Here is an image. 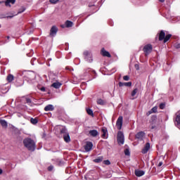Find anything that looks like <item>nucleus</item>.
<instances>
[{"label": "nucleus", "mask_w": 180, "mask_h": 180, "mask_svg": "<svg viewBox=\"0 0 180 180\" xmlns=\"http://www.w3.org/2000/svg\"><path fill=\"white\" fill-rule=\"evenodd\" d=\"M60 27H62V29H64L65 27H65V25H60Z\"/></svg>", "instance_id": "47"}, {"label": "nucleus", "mask_w": 180, "mask_h": 180, "mask_svg": "<svg viewBox=\"0 0 180 180\" xmlns=\"http://www.w3.org/2000/svg\"><path fill=\"white\" fill-rule=\"evenodd\" d=\"M103 162L105 165H110V161L109 160H104Z\"/></svg>", "instance_id": "35"}, {"label": "nucleus", "mask_w": 180, "mask_h": 180, "mask_svg": "<svg viewBox=\"0 0 180 180\" xmlns=\"http://www.w3.org/2000/svg\"><path fill=\"white\" fill-rule=\"evenodd\" d=\"M97 103L98 105H101L103 106V105H106V101L104 100H102L101 98L97 99Z\"/></svg>", "instance_id": "26"}, {"label": "nucleus", "mask_w": 180, "mask_h": 180, "mask_svg": "<svg viewBox=\"0 0 180 180\" xmlns=\"http://www.w3.org/2000/svg\"><path fill=\"white\" fill-rule=\"evenodd\" d=\"M60 0H49V2H51V4H53V5L57 4Z\"/></svg>", "instance_id": "38"}, {"label": "nucleus", "mask_w": 180, "mask_h": 180, "mask_svg": "<svg viewBox=\"0 0 180 180\" xmlns=\"http://www.w3.org/2000/svg\"><path fill=\"white\" fill-rule=\"evenodd\" d=\"M0 124L2 126V127H4V129H6V127H8V122L5 120H1Z\"/></svg>", "instance_id": "23"}, {"label": "nucleus", "mask_w": 180, "mask_h": 180, "mask_svg": "<svg viewBox=\"0 0 180 180\" xmlns=\"http://www.w3.org/2000/svg\"><path fill=\"white\" fill-rule=\"evenodd\" d=\"M1 4H4V1H0V5Z\"/></svg>", "instance_id": "51"}, {"label": "nucleus", "mask_w": 180, "mask_h": 180, "mask_svg": "<svg viewBox=\"0 0 180 180\" xmlns=\"http://www.w3.org/2000/svg\"><path fill=\"white\" fill-rule=\"evenodd\" d=\"M65 23V27H72V26H74V22H72V21L66 20Z\"/></svg>", "instance_id": "24"}, {"label": "nucleus", "mask_w": 180, "mask_h": 180, "mask_svg": "<svg viewBox=\"0 0 180 180\" xmlns=\"http://www.w3.org/2000/svg\"><path fill=\"white\" fill-rule=\"evenodd\" d=\"M159 107H160V109H164L165 108V104L162 103L160 104Z\"/></svg>", "instance_id": "39"}, {"label": "nucleus", "mask_w": 180, "mask_h": 180, "mask_svg": "<svg viewBox=\"0 0 180 180\" xmlns=\"http://www.w3.org/2000/svg\"><path fill=\"white\" fill-rule=\"evenodd\" d=\"M65 70H68V71H74L73 68H70V67H66Z\"/></svg>", "instance_id": "42"}, {"label": "nucleus", "mask_w": 180, "mask_h": 180, "mask_svg": "<svg viewBox=\"0 0 180 180\" xmlns=\"http://www.w3.org/2000/svg\"><path fill=\"white\" fill-rule=\"evenodd\" d=\"M26 103L29 105V106H32L33 105V102H32V99H33V97L32 96H27L25 97Z\"/></svg>", "instance_id": "14"}, {"label": "nucleus", "mask_w": 180, "mask_h": 180, "mask_svg": "<svg viewBox=\"0 0 180 180\" xmlns=\"http://www.w3.org/2000/svg\"><path fill=\"white\" fill-rule=\"evenodd\" d=\"M7 39H8V40H9V39H10V37H9V36H8V37H7Z\"/></svg>", "instance_id": "52"}, {"label": "nucleus", "mask_w": 180, "mask_h": 180, "mask_svg": "<svg viewBox=\"0 0 180 180\" xmlns=\"http://www.w3.org/2000/svg\"><path fill=\"white\" fill-rule=\"evenodd\" d=\"M16 0H5L4 3L5 4V6L7 8H11L12 5H15Z\"/></svg>", "instance_id": "11"}, {"label": "nucleus", "mask_w": 180, "mask_h": 180, "mask_svg": "<svg viewBox=\"0 0 180 180\" xmlns=\"http://www.w3.org/2000/svg\"><path fill=\"white\" fill-rule=\"evenodd\" d=\"M124 154L125 155H130V150L129 149H125L124 150Z\"/></svg>", "instance_id": "37"}, {"label": "nucleus", "mask_w": 180, "mask_h": 180, "mask_svg": "<svg viewBox=\"0 0 180 180\" xmlns=\"http://www.w3.org/2000/svg\"><path fill=\"white\" fill-rule=\"evenodd\" d=\"M165 39V32L164 30L160 31L159 33V41H162Z\"/></svg>", "instance_id": "19"}, {"label": "nucleus", "mask_w": 180, "mask_h": 180, "mask_svg": "<svg viewBox=\"0 0 180 180\" xmlns=\"http://www.w3.org/2000/svg\"><path fill=\"white\" fill-rule=\"evenodd\" d=\"M17 116L18 117H22V114H20V113H17Z\"/></svg>", "instance_id": "46"}, {"label": "nucleus", "mask_w": 180, "mask_h": 180, "mask_svg": "<svg viewBox=\"0 0 180 180\" xmlns=\"http://www.w3.org/2000/svg\"><path fill=\"white\" fill-rule=\"evenodd\" d=\"M124 81H129L130 79V77L129 75H125L123 77Z\"/></svg>", "instance_id": "36"}, {"label": "nucleus", "mask_w": 180, "mask_h": 180, "mask_svg": "<svg viewBox=\"0 0 180 180\" xmlns=\"http://www.w3.org/2000/svg\"><path fill=\"white\" fill-rule=\"evenodd\" d=\"M116 126L118 130H122V126H123V117L120 116L117 120Z\"/></svg>", "instance_id": "7"}, {"label": "nucleus", "mask_w": 180, "mask_h": 180, "mask_svg": "<svg viewBox=\"0 0 180 180\" xmlns=\"http://www.w3.org/2000/svg\"><path fill=\"white\" fill-rule=\"evenodd\" d=\"M117 141L120 145L124 144V134L122 132V131H119L117 133Z\"/></svg>", "instance_id": "4"}, {"label": "nucleus", "mask_w": 180, "mask_h": 180, "mask_svg": "<svg viewBox=\"0 0 180 180\" xmlns=\"http://www.w3.org/2000/svg\"><path fill=\"white\" fill-rule=\"evenodd\" d=\"M86 112L90 116H94V111L91 109L87 108Z\"/></svg>", "instance_id": "33"}, {"label": "nucleus", "mask_w": 180, "mask_h": 180, "mask_svg": "<svg viewBox=\"0 0 180 180\" xmlns=\"http://www.w3.org/2000/svg\"><path fill=\"white\" fill-rule=\"evenodd\" d=\"M57 32H58V28L57 27V26L56 25L52 26L50 30L51 37H56V36H57Z\"/></svg>", "instance_id": "6"}, {"label": "nucleus", "mask_w": 180, "mask_h": 180, "mask_svg": "<svg viewBox=\"0 0 180 180\" xmlns=\"http://www.w3.org/2000/svg\"><path fill=\"white\" fill-rule=\"evenodd\" d=\"M144 174H146V172H144L143 170H136L135 171V175L136 176H143V175H144Z\"/></svg>", "instance_id": "21"}, {"label": "nucleus", "mask_w": 180, "mask_h": 180, "mask_svg": "<svg viewBox=\"0 0 180 180\" xmlns=\"http://www.w3.org/2000/svg\"><path fill=\"white\" fill-rule=\"evenodd\" d=\"M33 33V30H30L29 32H27V34H32Z\"/></svg>", "instance_id": "44"}, {"label": "nucleus", "mask_w": 180, "mask_h": 180, "mask_svg": "<svg viewBox=\"0 0 180 180\" xmlns=\"http://www.w3.org/2000/svg\"><path fill=\"white\" fill-rule=\"evenodd\" d=\"M151 113H157V107H156V106L153 107V108L148 112V113L147 114L148 116L149 115H151Z\"/></svg>", "instance_id": "29"}, {"label": "nucleus", "mask_w": 180, "mask_h": 180, "mask_svg": "<svg viewBox=\"0 0 180 180\" xmlns=\"http://www.w3.org/2000/svg\"><path fill=\"white\" fill-rule=\"evenodd\" d=\"M89 6H91V5H89Z\"/></svg>", "instance_id": "53"}, {"label": "nucleus", "mask_w": 180, "mask_h": 180, "mask_svg": "<svg viewBox=\"0 0 180 180\" xmlns=\"http://www.w3.org/2000/svg\"><path fill=\"white\" fill-rule=\"evenodd\" d=\"M94 147V143L91 141H87L86 145L84 146V150L86 153H89L91 150H92V148Z\"/></svg>", "instance_id": "9"}, {"label": "nucleus", "mask_w": 180, "mask_h": 180, "mask_svg": "<svg viewBox=\"0 0 180 180\" xmlns=\"http://www.w3.org/2000/svg\"><path fill=\"white\" fill-rule=\"evenodd\" d=\"M60 133L62 134H68V131L67 130V128L65 127H62L60 128Z\"/></svg>", "instance_id": "27"}, {"label": "nucleus", "mask_w": 180, "mask_h": 180, "mask_svg": "<svg viewBox=\"0 0 180 180\" xmlns=\"http://www.w3.org/2000/svg\"><path fill=\"white\" fill-rule=\"evenodd\" d=\"M53 169H54V166L50 165L48 167V171H53Z\"/></svg>", "instance_id": "40"}, {"label": "nucleus", "mask_w": 180, "mask_h": 180, "mask_svg": "<svg viewBox=\"0 0 180 180\" xmlns=\"http://www.w3.org/2000/svg\"><path fill=\"white\" fill-rule=\"evenodd\" d=\"M148 150H150V143L148 142L141 150L142 154H147V153H148Z\"/></svg>", "instance_id": "13"}, {"label": "nucleus", "mask_w": 180, "mask_h": 180, "mask_svg": "<svg viewBox=\"0 0 180 180\" xmlns=\"http://www.w3.org/2000/svg\"><path fill=\"white\" fill-rule=\"evenodd\" d=\"M63 139L65 143H70L71 141V138L70 137L69 134H66L63 135Z\"/></svg>", "instance_id": "22"}, {"label": "nucleus", "mask_w": 180, "mask_h": 180, "mask_svg": "<svg viewBox=\"0 0 180 180\" xmlns=\"http://www.w3.org/2000/svg\"><path fill=\"white\" fill-rule=\"evenodd\" d=\"M84 72L86 75H92V74H94V75H96V71L94 70V69L91 68H88L84 70Z\"/></svg>", "instance_id": "12"}, {"label": "nucleus", "mask_w": 180, "mask_h": 180, "mask_svg": "<svg viewBox=\"0 0 180 180\" xmlns=\"http://www.w3.org/2000/svg\"><path fill=\"white\" fill-rule=\"evenodd\" d=\"M131 86V82H119V86Z\"/></svg>", "instance_id": "20"}, {"label": "nucleus", "mask_w": 180, "mask_h": 180, "mask_svg": "<svg viewBox=\"0 0 180 180\" xmlns=\"http://www.w3.org/2000/svg\"><path fill=\"white\" fill-rule=\"evenodd\" d=\"M138 91L139 89H134L131 92V96H136V94H137Z\"/></svg>", "instance_id": "34"}, {"label": "nucleus", "mask_w": 180, "mask_h": 180, "mask_svg": "<svg viewBox=\"0 0 180 180\" xmlns=\"http://www.w3.org/2000/svg\"><path fill=\"white\" fill-rule=\"evenodd\" d=\"M101 56H103V57H108V58H110V57H112V55H110V53H109V51L105 50V48L101 49Z\"/></svg>", "instance_id": "10"}, {"label": "nucleus", "mask_w": 180, "mask_h": 180, "mask_svg": "<svg viewBox=\"0 0 180 180\" xmlns=\"http://www.w3.org/2000/svg\"><path fill=\"white\" fill-rule=\"evenodd\" d=\"M84 58L87 63H93L94 61V55H92V51H84L83 53Z\"/></svg>", "instance_id": "2"}, {"label": "nucleus", "mask_w": 180, "mask_h": 180, "mask_svg": "<svg viewBox=\"0 0 180 180\" xmlns=\"http://www.w3.org/2000/svg\"><path fill=\"white\" fill-rule=\"evenodd\" d=\"M89 134H90L91 137H96V136H99V132H98L96 129H93L89 131Z\"/></svg>", "instance_id": "16"}, {"label": "nucleus", "mask_w": 180, "mask_h": 180, "mask_svg": "<svg viewBox=\"0 0 180 180\" xmlns=\"http://www.w3.org/2000/svg\"><path fill=\"white\" fill-rule=\"evenodd\" d=\"M103 161V156H99L97 158L94 160V162L99 163Z\"/></svg>", "instance_id": "25"}, {"label": "nucleus", "mask_w": 180, "mask_h": 180, "mask_svg": "<svg viewBox=\"0 0 180 180\" xmlns=\"http://www.w3.org/2000/svg\"><path fill=\"white\" fill-rule=\"evenodd\" d=\"M143 51L146 57H148L151 53V51H153V46L151 44L145 45Z\"/></svg>", "instance_id": "3"}, {"label": "nucleus", "mask_w": 180, "mask_h": 180, "mask_svg": "<svg viewBox=\"0 0 180 180\" xmlns=\"http://www.w3.org/2000/svg\"><path fill=\"white\" fill-rule=\"evenodd\" d=\"M45 112H51L54 110V105L49 104L44 108Z\"/></svg>", "instance_id": "17"}, {"label": "nucleus", "mask_w": 180, "mask_h": 180, "mask_svg": "<svg viewBox=\"0 0 180 180\" xmlns=\"http://www.w3.org/2000/svg\"><path fill=\"white\" fill-rule=\"evenodd\" d=\"M103 139H108V129L106 128H102L101 129Z\"/></svg>", "instance_id": "18"}, {"label": "nucleus", "mask_w": 180, "mask_h": 180, "mask_svg": "<svg viewBox=\"0 0 180 180\" xmlns=\"http://www.w3.org/2000/svg\"><path fill=\"white\" fill-rule=\"evenodd\" d=\"M7 18H9L10 19H12V18H13V15H9V16H7Z\"/></svg>", "instance_id": "48"}, {"label": "nucleus", "mask_w": 180, "mask_h": 180, "mask_svg": "<svg viewBox=\"0 0 180 180\" xmlns=\"http://www.w3.org/2000/svg\"><path fill=\"white\" fill-rule=\"evenodd\" d=\"M162 162H160L158 165V167H162Z\"/></svg>", "instance_id": "45"}, {"label": "nucleus", "mask_w": 180, "mask_h": 180, "mask_svg": "<svg viewBox=\"0 0 180 180\" xmlns=\"http://www.w3.org/2000/svg\"><path fill=\"white\" fill-rule=\"evenodd\" d=\"M23 144L28 151L33 153L36 150V142L30 138H25L23 141Z\"/></svg>", "instance_id": "1"}, {"label": "nucleus", "mask_w": 180, "mask_h": 180, "mask_svg": "<svg viewBox=\"0 0 180 180\" xmlns=\"http://www.w3.org/2000/svg\"><path fill=\"white\" fill-rule=\"evenodd\" d=\"M159 2L163 3V2H165V0H159Z\"/></svg>", "instance_id": "49"}, {"label": "nucleus", "mask_w": 180, "mask_h": 180, "mask_svg": "<svg viewBox=\"0 0 180 180\" xmlns=\"http://www.w3.org/2000/svg\"><path fill=\"white\" fill-rule=\"evenodd\" d=\"M52 86L53 88H55L56 89H58V88H60V86H61V83H60V82H54L52 84Z\"/></svg>", "instance_id": "28"}, {"label": "nucleus", "mask_w": 180, "mask_h": 180, "mask_svg": "<svg viewBox=\"0 0 180 180\" xmlns=\"http://www.w3.org/2000/svg\"><path fill=\"white\" fill-rule=\"evenodd\" d=\"M40 91H41V92H46V87L43 86L40 89Z\"/></svg>", "instance_id": "43"}, {"label": "nucleus", "mask_w": 180, "mask_h": 180, "mask_svg": "<svg viewBox=\"0 0 180 180\" xmlns=\"http://www.w3.org/2000/svg\"><path fill=\"white\" fill-rule=\"evenodd\" d=\"M175 49H180V44L179 43H176L174 44Z\"/></svg>", "instance_id": "41"}, {"label": "nucleus", "mask_w": 180, "mask_h": 180, "mask_svg": "<svg viewBox=\"0 0 180 180\" xmlns=\"http://www.w3.org/2000/svg\"><path fill=\"white\" fill-rule=\"evenodd\" d=\"M171 36H172V35L169 34L166 35V37H165L164 43H167V41H168V40H169V39H171Z\"/></svg>", "instance_id": "32"}, {"label": "nucleus", "mask_w": 180, "mask_h": 180, "mask_svg": "<svg viewBox=\"0 0 180 180\" xmlns=\"http://www.w3.org/2000/svg\"><path fill=\"white\" fill-rule=\"evenodd\" d=\"M3 171H2V169H0V175L1 174H2Z\"/></svg>", "instance_id": "50"}, {"label": "nucleus", "mask_w": 180, "mask_h": 180, "mask_svg": "<svg viewBox=\"0 0 180 180\" xmlns=\"http://www.w3.org/2000/svg\"><path fill=\"white\" fill-rule=\"evenodd\" d=\"M26 75L28 76L24 77V81H27V82H32V80L34 79V72L29 71L26 73Z\"/></svg>", "instance_id": "5"}, {"label": "nucleus", "mask_w": 180, "mask_h": 180, "mask_svg": "<svg viewBox=\"0 0 180 180\" xmlns=\"http://www.w3.org/2000/svg\"><path fill=\"white\" fill-rule=\"evenodd\" d=\"M13 79H14V77H13V75H8L7 76V81H8V82H12V81H13Z\"/></svg>", "instance_id": "30"}, {"label": "nucleus", "mask_w": 180, "mask_h": 180, "mask_svg": "<svg viewBox=\"0 0 180 180\" xmlns=\"http://www.w3.org/2000/svg\"><path fill=\"white\" fill-rule=\"evenodd\" d=\"M144 136H146V134L143 131H140L136 134V139H138V140H143Z\"/></svg>", "instance_id": "15"}, {"label": "nucleus", "mask_w": 180, "mask_h": 180, "mask_svg": "<svg viewBox=\"0 0 180 180\" xmlns=\"http://www.w3.org/2000/svg\"><path fill=\"white\" fill-rule=\"evenodd\" d=\"M38 120H37V119H36V118H31L30 119V122L32 124H37V123H38Z\"/></svg>", "instance_id": "31"}, {"label": "nucleus", "mask_w": 180, "mask_h": 180, "mask_svg": "<svg viewBox=\"0 0 180 180\" xmlns=\"http://www.w3.org/2000/svg\"><path fill=\"white\" fill-rule=\"evenodd\" d=\"M174 124L180 129V112L176 113V117L174 118Z\"/></svg>", "instance_id": "8"}]
</instances>
